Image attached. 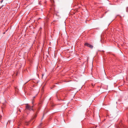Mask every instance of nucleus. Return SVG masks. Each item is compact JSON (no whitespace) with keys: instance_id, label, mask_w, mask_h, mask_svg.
<instances>
[{"instance_id":"obj_1","label":"nucleus","mask_w":128,"mask_h":128,"mask_svg":"<svg viewBox=\"0 0 128 128\" xmlns=\"http://www.w3.org/2000/svg\"><path fill=\"white\" fill-rule=\"evenodd\" d=\"M26 104V108L25 109V111L28 114V113L27 112V110H28L30 111L31 110L34 111V110L32 109V108L33 106H30L28 104Z\"/></svg>"},{"instance_id":"obj_2","label":"nucleus","mask_w":128,"mask_h":128,"mask_svg":"<svg viewBox=\"0 0 128 128\" xmlns=\"http://www.w3.org/2000/svg\"><path fill=\"white\" fill-rule=\"evenodd\" d=\"M84 45L85 46H86L88 47H89V48H92L93 47V46L92 45H90V44L86 42L85 43Z\"/></svg>"},{"instance_id":"obj_3","label":"nucleus","mask_w":128,"mask_h":128,"mask_svg":"<svg viewBox=\"0 0 128 128\" xmlns=\"http://www.w3.org/2000/svg\"><path fill=\"white\" fill-rule=\"evenodd\" d=\"M50 1L52 3H54V0H50Z\"/></svg>"},{"instance_id":"obj_4","label":"nucleus","mask_w":128,"mask_h":128,"mask_svg":"<svg viewBox=\"0 0 128 128\" xmlns=\"http://www.w3.org/2000/svg\"><path fill=\"white\" fill-rule=\"evenodd\" d=\"M25 125H26L27 126V125H28V122H26L25 123Z\"/></svg>"},{"instance_id":"obj_5","label":"nucleus","mask_w":128,"mask_h":128,"mask_svg":"<svg viewBox=\"0 0 128 128\" xmlns=\"http://www.w3.org/2000/svg\"><path fill=\"white\" fill-rule=\"evenodd\" d=\"M36 116H37V115H36V114H35L34 115V118H36Z\"/></svg>"},{"instance_id":"obj_6","label":"nucleus","mask_w":128,"mask_h":128,"mask_svg":"<svg viewBox=\"0 0 128 128\" xmlns=\"http://www.w3.org/2000/svg\"><path fill=\"white\" fill-rule=\"evenodd\" d=\"M3 0H2L0 1V3H2L3 2Z\"/></svg>"}]
</instances>
